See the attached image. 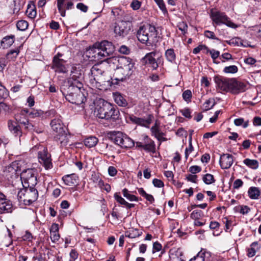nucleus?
Returning a JSON list of instances; mask_svg holds the SVG:
<instances>
[{"mask_svg": "<svg viewBox=\"0 0 261 261\" xmlns=\"http://www.w3.org/2000/svg\"><path fill=\"white\" fill-rule=\"evenodd\" d=\"M103 59L100 64H95L91 69V75L90 76L92 83L105 84V83H110L112 80L111 76L109 75L108 72L104 68L108 66V63Z\"/></svg>", "mask_w": 261, "mask_h": 261, "instance_id": "5", "label": "nucleus"}, {"mask_svg": "<svg viewBox=\"0 0 261 261\" xmlns=\"http://www.w3.org/2000/svg\"><path fill=\"white\" fill-rule=\"evenodd\" d=\"M252 30L256 36L261 37V23L253 27Z\"/></svg>", "mask_w": 261, "mask_h": 261, "instance_id": "60", "label": "nucleus"}, {"mask_svg": "<svg viewBox=\"0 0 261 261\" xmlns=\"http://www.w3.org/2000/svg\"><path fill=\"white\" fill-rule=\"evenodd\" d=\"M8 127L10 130L13 132L15 136H20L21 135V131L20 130V127L16 122L9 121Z\"/></svg>", "mask_w": 261, "mask_h": 261, "instance_id": "30", "label": "nucleus"}, {"mask_svg": "<svg viewBox=\"0 0 261 261\" xmlns=\"http://www.w3.org/2000/svg\"><path fill=\"white\" fill-rule=\"evenodd\" d=\"M114 197L115 199V200L120 204L125 205V204L127 203V202L125 200V199L123 198H122L121 196L120 193H115L114 194Z\"/></svg>", "mask_w": 261, "mask_h": 261, "instance_id": "48", "label": "nucleus"}, {"mask_svg": "<svg viewBox=\"0 0 261 261\" xmlns=\"http://www.w3.org/2000/svg\"><path fill=\"white\" fill-rule=\"evenodd\" d=\"M26 13L30 18H34L37 15V12L35 5H28Z\"/></svg>", "mask_w": 261, "mask_h": 261, "instance_id": "36", "label": "nucleus"}, {"mask_svg": "<svg viewBox=\"0 0 261 261\" xmlns=\"http://www.w3.org/2000/svg\"><path fill=\"white\" fill-rule=\"evenodd\" d=\"M143 143L141 142H136V147L138 148H143L147 152L152 153L155 151V145L154 142L150 139L147 135H143Z\"/></svg>", "mask_w": 261, "mask_h": 261, "instance_id": "14", "label": "nucleus"}, {"mask_svg": "<svg viewBox=\"0 0 261 261\" xmlns=\"http://www.w3.org/2000/svg\"><path fill=\"white\" fill-rule=\"evenodd\" d=\"M54 135L55 140L58 142L61 146H65L69 143L70 136L69 135L66 133L65 130L62 132V133Z\"/></svg>", "mask_w": 261, "mask_h": 261, "instance_id": "23", "label": "nucleus"}, {"mask_svg": "<svg viewBox=\"0 0 261 261\" xmlns=\"http://www.w3.org/2000/svg\"><path fill=\"white\" fill-rule=\"evenodd\" d=\"M98 139L94 136H90L84 140L85 145L91 148L94 147L98 143Z\"/></svg>", "mask_w": 261, "mask_h": 261, "instance_id": "32", "label": "nucleus"}, {"mask_svg": "<svg viewBox=\"0 0 261 261\" xmlns=\"http://www.w3.org/2000/svg\"><path fill=\"white\" fill-rule=\"evenodd\" d=\"M180 112L182 115L186 118H191L192 117L191 115V110L189 108H185L182 110H180Z\"/></svg>", "mask_w": 261, "mask_h": 261, "instance_id": "55", "label": "nucleus"}, {"mask_svg": "<svg viewBox=\"0 0 261 261\" xmlns=\"http://www.w3.org/2000/svg\"><path fill=\"white\" fill-rule=\"evenodd\" d=\"M51 129L55 132V134L62 133L65 130L62 121L59 118H55L53 119L50 123Z\"/></svg>", "mask_w": 261, "mask_h": 261, "instance_id": "22", "label": "nucleus"}, {"mask_svg": "<svg viewBox=\"0 0 261 261\" xmlns=\"http://www.w3.org/2000/svg\"><path fill=\"white\" fill-rule=\"evenodd\" d=\"M150 130L151 132L152 135L156 137V136H159V135H165V133L162 132L160 128H155L153 127H151Z\"/></svg>", "mask_w": 261, "mask_h": 261, "instance_id": "53", "label": "nucleus"}, {"mask_svg": "<svg viewBox=\"0 0 261 261\" xmlns=\"http://www.w3.org/2000/svg\"><path fill=\"white\" fill-rule=\"evenodd\" d=\"M153 118V117L152 115H149L146 119L139 118L133 115L130 116L129 119L135 124L149 128Z\"/></svg>", "mask_w": 261, "mask_h": 261, "instance_id": "21", "label": "nucleus"}, {"mask_svg": "<svg viewBox=\"0 0 261 261\" xmlns=\"http://www.w3.org/2000/svg\"><path fill=\"white\" fill-rule=\"evenodd\" d=\"M206 53H209L211 56L212 58L213 59L214 62L216 63H218L216 62V60L219 57L220 52L218 50H215V49H209L207 47L206 50Z\"/></svg>", "mask_w": 261, "mask_h": 261, "instance_id": "44", "label": "nucleus"}, {"mask_svg": "<svg viewBox=\"0 0 261 261\" xmlns=\"http://www.w3.org/2000/svg\"><path fill=\"white\" fill-rule=\"evenodd\" d=\"M82 83L72 79L65 80L60 87V90L66 99L69 102L77 105L84 103L86 98L81 92Z\"/></svg>", "mask_w": 261, "mask_h": 261, "instance_id": "1", "label": "nucleus"}, {"mask_svg": "<svg viewBox=\"0 0 261 261\" xmlns=\"http://www.w3.org/2000/svg\"><path fill=\"white\" fill-rule=\"evenodd\" d=\"M152 184L154 187L162 188L164 186V182L160 179L154 178L152 180Z\"/></svg>", "mask_w": 261, "mask_h": 261, "instance_id": "59", "label": "nucleus"}, {"mask_svg": "<svg viewBox=\"0 0 261 261\" xmlns=\"http://www.w3.org/2000/svg\"><path fill=\"white\" fill-rule=\"evenodd\" d=\"M20 168L19 162H13L10 165L5 167L3 171V175L9 180L18 177Z\"/></svg>", "mask_w": 261, "mask_h": 261, "instance_id": "12", "label": "nucleus"}, {"mask_svg": "<svg viewBox=\"0 0 261 261\" xmlns=\"http://www.w3.org/2000/svg\"><path fill=\"white\" fill-rule=\"evenodd\" d=\"M97 117L106 121V126L114 127L117 122L120 120V113L116 106L103 99L99 100V103L96 106V111Z\"/></svg>", "mask_w": 261, "mask_h": 261, "instance_id": "2", "label": "nucleus"}, {"mask_svg": "<svg viewBox=\"0 0 261 261\" xmlns=\"http://www.w3.org/2000/svg\"><path fill=\"white\" fill-rule=\"evenodd\" d=\"M243 163L248 167L253 169H256L258 167V162L256 160L246 159L243 161Z\"/></svg>", "mask_w": 261, "mask_h": 261, "instance_id": "34", "label": "nucleus"}, {"mask_svg": "<svg viewBox=\"0 0 261 261\" xmlns=\"http://www.w3.org/2000/svg\"><path fill=\"white\" fill-rule=\"evenodd\" d=\"M44 114L43 111L41 110H33L29 113V116L31 118H35L37 117H43Z\"/></svg>", "mask_w": 261, "mask_h": 261, "instance_id": "41", "label": "nucleus"}, {"mask_svg": "<svg viewBox=\"0 0 261 261\" xmlns=\"http://www.w3.org/2000/svg\"><path fill=\"white\" fill-rule=\"evenodd\" d=\"M112 27L116 36L124 38L129 34L132 24L129 21L119 20L113 23Z\"/></svg>", "mask_w": 261, "mask_h": 261, "instance_id": "9", "label": "nucleus"}, {"mask_svg": "<svg viewBox=\"0 0 261 261\" xmlns=\"http://www.w3.org/2000/svg\"><path fill=\"white\" fill-rule=\"evenodd\" d=\"M160 9L164 12H167V9L163 0H154Z\"/></svg>", "mask_w": 261, "mask_h": 261, "instance_id": "50", "label": "nucleus"}, {"mask_svg": "<svg viewBox=\"0 0 261 261\" xmlns=\"http://www.w3.org/2000/svg\"><path fill=\"white\" fill-rule=\"evenodd\" d=\"M122 194L124 197L130 201H137L138 200V198L136 196L131 194L130 192L126 188L122 190Z\"/></svg>", "mask_w": 261, "mask_h": 261, "instance_id": "37", "label": "nucleus"}, {"mask_svg": "<svg viewBox=\"0 0 261 261\" xmlns=\"http://www.w3.org/2000/svg\"><path fill=\"white\" fill-rule=\"evenodd\" d=\"M222 58L223 59V60H221L222 62H225V60L228 61L232 59V55L229 53H224L220 57V59Z\"/></svg>", "mask_w": 261, "mask_h": 261, "instance_id": "62", "label": "nucleus"}, {"mask_svg": "<svg viewBox=\"0 0 261 261\" xmlns=\"http://www.w3.org/2000/svg\"><path fill=\"white\" fill-rule=\"evenodd\" d=\"M243 185V181L240 179H236L233 185V187L234 189H238L240 187H241Z\"/></svg>", "mask_w": 261, "mask_h": 261, "instance_id": "64", "label": "nucleus"}, {"mask_svg": "<svg viewBox=\"0 0 261 261\" xmlns=\"http://www.w3.org/2000/svg\"><path fill=\"white\" fill-rule=\"evenodd\" d=\"M232 79H227L221 76L214 77L217 87L222 91L230 92Z\"/></svg>", "mask_w": 261, "mask_h": 261, "instance_id": "15", "label": "nucleus"}, {"mask_svg": "<svg viewBox=\"0 0 261 261\" xmlns=\"http://www.w3.org/2000/svg\"><path fill=\"white\" fill-rule=\"evenodd\" d=\"M165 56L166 60L171 63H174L176 59V55L174 50L172 48H169L166 50L165 53Z\"/></svg>", "mask_w": 261, "mask_h": 261, "instance_id": "31", "label": "nucleus"}, {"mask_svg": "<svg viewBox=\"0 0 261 261\" xmlns=\"http://www.w3.org/2000/svg\"><path fill=\"white\" fill-rule=\"evenodd\" d=\"M131 75L127 74L124 70H123L117 66L113 74L110 82L113 84H117L119 82H122Z\"/></svg>", "mask_w": 261, "mask_h": 261, "instance_id": "17", "label": "nucleus"}, {"mask_svg": "<svg viewBox=\"0 0 261 261\" xmlns=\"http://www.w3.org/2000/svg\"><path fill=\"white\" fill-rule=\"evenodd\" d=\"M77 176L75 174L66 175L62 177L65 185L69 186H73L77 182Z\"/></svg>", "mask_w": 261, "mask_h": 261, "instance_id": "26", "label": "nucleus"}, {"mask_svg": "<svg viewBox=\"0 0 261 261\" xmlns=\"http://www.w3.org/2000/svg\"><path fill=\"white\" fill-rule=\"evenodd\" d=\"M211 17L212 20L217 24H225L231 28H237V25L231 21L226 15L219 11H212Z\"/></svg>", "mask_w": 261, "mask_h": 261, "instance_id": "11", "label": "nucleus"}, {"mask_svg": "<svg viewBox=\"0 0 261 261\" xmlns=\"http://www.w3.org/2000/svg\"><path fill=\"white\" fill-rule=\"evenodd\" d=\"M8 95L7 89L0 83V99L5 98Z\"/></svg>", "mask_w": 261, "mask_h": 261, "instance_id": "49", "label": "nucleus"}, {"mask_svg": "<svg viewBox=\"0 0 261 261\" xmlns=\"http://www.w3.org/2000/svg\"><path fill=\"white\" fill-rule=\"evenodd\" d=\"M207 47L205 45H199L197 47L194 48L193 50V53L194 54H198L200 50H202L203 49L207 50Z\"/></svg>", "mask_w": 261, "mask_h": 261, "instance_id": "58", "label": "nucleus"}, {"mask_svg": "<svg viewBox=\"0 0 261 261\" xmlns=\"http://www.w3.org/2000/svg\"><path fill=\"white\" fill-rule=\"evenodd\" d=\"M35 176V172L32 169H28L23 171H22L20 174V179L21 180L22 185L28 181L29 179H31V178H33Z\"/></svg>", "mask_w": 261, "mask_h": 261, "instance_id": "25", "label": "nucleus"}, {"mask_svg": "<svg viewBox=\"0 0 261 261\" xmlns=\"http://www.w3.org/2000/svg\"><path fill=\"white\" fill-rule=\"evenodd\" d=\"M115 50V47L112 43L105 40L101 42H96L93 46L87 50L89 54H91L92 57L95 59H105L104 58L112 55Z\"/></svg>", "mask_w": 261, "mask_h": 261, "instance_id": "3", "label": "nucleus"}, {"mask_svg": "<svg viewBox=\"0 0 261 261\" xmlns=\"http://www.w3.org/2000/svg\"><path fill=\"white\" fill-rule=\"evenodd\" d=\"M16 117V120L20 124H23L25 129L32 132H35L38 134L41 133L43 132V128L40 127L39 124H37L38 125H37V123H33L30 122L28 119H25L24 120H22L21 118H18V115Z\"/></svg>", "mask_w": 261, "mask_h": 261, "instance_id": "18", "label": "nucleus"}, {"mask_svg": "<svg viewBox=\"0 0 261 261\" xmlns=\"http://www.w3.org/2000/svg\"><path fill=\"white\" fill-rule=\"evenodd\" d=\"M203 216V213L201 210H195L191 214V218L195 220L199 219Z\"/></svg>", "mask_w": 261, "mask_h": 261, "instance_id": "46", "label": "nucleus"}, {"mask_svg": "<svg viewBox=\"0 0 261 261\" xmlns=\"http://www.w3.org/2000/svg\"><path fill=\"white\" fill-rule=\"evenodd\" d=\"M114 143L124 148H130L135 145L134 141L121 132H114L111 136Z\"/></svg>", "mask_w": 261, "mask_h": 261, "instance_id": "8", "label": "nucleus"}, {"mask_svg": "<svg viewBox=\"0 0 261 261\" xmlns=\"http://www.w3.org/2000/svg\"><path fill=\"white\" fill-rule=\"evenodd\" d=\"M204 35L206 37L208 38L218 40V38L216 37L213 32L206 30L204 31Z\"/></svg>", "mask_w": 261, "mask_h": 261, "instance_id": "54", "label": "nucleus"}, {"mask_svg": "<svg viewBox=\"0 0 261 261\" xmlns=\"http://www.w3.org/2000/svg\"><path fill=\"white\" fill-rule=\"evenodd\" d=\"M37 184V176L35 175L33 178L29 179L28 181H27L22 185L23 187L25 188H35V186Z\"/></svg>", "mask_w": 261, "mask_h": 261, "instance_id": "35", "label": "nucleus"}, {"mask_svg": "<svg viewBox=\"0 0 261 261\" xmlns=\"http://www.w3.org/2000/svg\"><path fill=\"white\" fill-rule=\"evenodd\" d=\"M248 194L250 199H258L260 194V190L257 187H251L248 189Z\"/></svg>", "mask_w": 261, "mask_h": 261, "instance_id": "28", "label": "nucleus"}, {"mask_svg": "<svg viewBox=\"0 0 261 261\" xmlns=\"http://www.w3.org/2000/svg\"><path fill=\"white\" fill-rule=\"evenodd\" d=\"M141 5V2L138 0H133L130 4V7L134 10H137L140 8Z\"/></svg>", "mask_w": 261, "mask_h": 261, "instance_id": "52", "label": "nucleus"}, {"mask_svg": "<svg viewBox=\"0 0 261 261\" xmlns=\"http://www.w3.org/2000/svg\"><path fill=\"white\" fill-rule=\"evenodd\" d=\"M76 8L83 12H87L88 7L82 3H79L76 5Z\"/></svg>", "mask_w": 261, "mask_h": 261, "instance_id": "56", "label": "nucleus"}, {"mask_svg": "<svg viewBox=\"0 0 261 261\" xmlns=\"http://www.w3.org/2000/svg\"><path fill=\"white\" fill-rule=\"evenodd\" d=\"M4 195L0 194V212L1 213H9L12 211V204L10 201L3 198Z\"/></svg>", "mask_w": 261, "mask_h": 261, "instance_id": "24", "label": "nucleus"}, {"mask_svg": "<svg viewBox=\"0 0 261 261\" xmlns=\"http://www.w3.org/2000/svg\"><path fill=\"white\" fill-rule=\"evenodd\" d=\"M14 35L7 36L3 38L1 42L3 48L10 47L14 42Z\"/></svg>", "mask_w": 261, "mask_h": 261, "instance_id": "27", "label": "nucleus"}, {"mask_svg": "<svg viewBox=\"0 0 261 261\" xmlns=\"http://www.w3.org/2000/svg\"><path fill=\"white\" fill-rule=\"evenodd\" d=\"M39 162L43 165L46 169H49L53 167L51 155L47 152V149L43 148L42 151H39L38 153Z\"/></svg>", "mask_w": 261, "mask_h": 261, "instance_id": "16", "label": "nucleus"}, {"mask_svg": "<svg viewBox=\"0 0 261 261\" xmlns=\"http://www.w3.org/2000/svg\"><path fill=\"white\" fill-rule=\"evenodd\" d=\"M192 97L191 91L189 90L185 91L182 93V97L186 101H190Z\"/></svg>", "mask_w": 261, "mask_h": 261, "instance_id": "51", "label": "nucleus"}, {"mask_svg": "<svg viewBox=\"0 0 261 261\" xmlns=\"http://www.w3.org/2000/svg\"><path fill=\"white\" fill-rule=\"evenodd\" d=\"M63 56L62 54L58 53L53 58L51 68L57 73H66L68 71L69 65L67 61L62 58Z\"/></svg>", "mask_w": 261, "mask_h": 261, "instance_id": "10", "label": "nucleus"}, {"mask_svg": "<svg viewBox=\"0 0 261 261\" xmlns=\"http://www.w3.org/2000/svg\"><path fill=\"white\" fill-rule=\"evenodd\" d=\"M234 161L233 156L228 153H223L221 155L219 160L220 165L222 169H229Z\"/></svg>", "mask_w": 261, "mask_h": 261, "instance_id": "20", "label": "nucleus"}, {"mask_svg": "<svg viewBox=\"0 0 261 261\" xmlns=\"http://www.w3.org/2000/svg\"><path fill=\"white\" fill-rule=\"evenodd\" d=\"M117 62L118 67L124 70L127 74H132L134 68V63L132 59L125 56H121L118 58Z\"/></svg>", "mask_w": 261, "mask_h": 261, "instance_id": "13", "label": "nucleus"}, {"mask_svg": "<svg viewBox=\"0 0 261 261\" xmlns=\"http://www.w3.org/2000/svg\"><path fill=\"white\" fill-rule=\"evenodd\" d=\"M60 235L58 232H50V239L52 242L55 243L59 240Z\"/></svg>", "mask_w": 261, "mask_h": 261, "instance_id": "63", "label": "nucleus"}, {"mask_svg": "<svg viewBox=\"0 0 261 261\" xmlns=\"http://www.w3.org/2000/svg\"><path fill=\"white\" fill-rule=\"evenodd\" d=\"M238 67L235 65L226 66L224 68L223 71L228 73H235L238 72Z\"/></svg>", "mask_w": 261, "mask_h": 261, "instance_id": "47", "label": "nucleus"}, {"mask_svg": "<svg viewBox=\"0 0 261 261\" xmlns=\"http://www.w3.org/2000/svg\"><path fill=\"white\" fill-rule=\"evenodd\" d=\"M65 1L66 0H57L58 9L62 17H65L66 15V11L63 7V5Z\"/></svg>", "mask_w": 261, "mask_h": 261, "instance_id": "38", "label": "nucleus"}, {"mask_svg": "<svg viewBox=\"0 0 261 261\" xmlns=\"http://www.w3.org/2000/svg\"><path fill=\"white\" fill-rule=\"evenodd\" d=\"M158 32L154 26L146 24L141 26L137 33L138 40L143 44L150 45L157 40Z\"/></svg>", "mask_w": 261, "mask_h": 261, "instance_id": "4", "label": "nucleus"}, {"mask_svg": "<svg viewBox=\"0 0 261 261\" xmlns=\"http://www.w3.org/2000/svg\"><path fill=\"white\" fill-rule=\"evenodd\" d=\"M201 171V168L198 166H192L190 167L189 171L192 174H195L200 172Z\"/></svg>", "mask_w": 261, "mask_h": 261, "instance_id": "57", "label": "nucleus"}, {"mask_svg": "<svg viewBox=\"0 0 261 261\" xmlns=\"http://www.w3.org/2000/svg\"><path fill=\"white\" fill-rule=\"evenodd\" d=\"M144 66L156 70L164 65V59L161 54L156 50L147 53L141 59Z\"/></svg>", "mask_w": 261, "mask_h": 261, "instance_id": "7", "label": "nucleus"}, {"mask_svg": "<svg viewBox=\"0 0 261 261\" xmlns=\"http://www.w3.org/2000/svg\"><path fill=\"white\" fill-rule=\"evenodd\" d=\"M17 28L20 31L25 30L28 27V23L25 20H19L16 24Z\"/></svg>", "mask_w": 261, "mask_h": 261, "instance_id": "45", "label": "nucleus"}, {"mask_svg": "<svg viewBox=\"0 0 261 261\" xmlns=\"http://www.w3.org/2000/svg\"><path fill=\"white\" fill-rule=\"evenodd\" d=\"M114 98L115 102L120 107H126L127 102L124 97L119 93L114 94Z\"/></svg>", "mask_w": 261, "mask_h": 261, "instance_id": "29", "label": "nucleus"}, {"mask_svg": "<svg viewBox=\"0 0 261 261\" xmlns=\"http://www.w3.org/2000/svg\"><path fill=\"white\" fill-rule=\"evenodd\" d=\"M205 252H202L201 250L197 254L190 259L189 261H204Z\"/></svg>", "mask_w": 261, "mask_h": 261, "instance_id": "43", "label": "nucleus"}, {"mask_svg": "<svg viewBox=\"0 0 261 261\" xmlns=\"http://www.w3.org/2000/svg\"><path fill=\"white\" fill-rule=\"evenodd\" d=\"M249 121L248 120L245 121L244 119L242 118H237L234 120V123L236 126L243 125L244 128L247 127L249 125Z\"/></svg>", "mask_w": 261, "mask_h": 261, "instance_id": "40", "label": "nucleus"}, {"mask_svg": "<svg viewBox=\"0 0 261 261\" xmlns=\"http://www.w3.org/2000/svg\"><path fill=\"white\" fill-rule=\"evenodd\" d=\"M186 179L188 181H191L194 183H197V176L196 175L188 174L186 176Z\"/></svg>", "mask_w": 261, "mask_h": 261, "instance_id": "61", "label": "nucleus"}, {"mask_svg": "<svg viewBox=\"0 0 261 261\" xmlns=\"http://www.w3.org/2000/svg\"><path fill=\"white\" fill-rule=\"evenodd\" d=\"M192 138L191 135H190L189 138V147L186 148L185 149V158L186 159H188L189 154L191 153L194 150V147L192 144Z\"/></svg>", "mask_w": 261, "mask_h": 261, "instance_id": "42", "label": "nucleus"}, {"mask_svg": "<svg viewBox=\"0 0 261 261\" xmlns=\"http://www.w3.org/2000/svg\"><path fill=\"white\" fill-rule=\"evenodd\" d=\"M141 233L138 229L132 228L125 232V237L129 238H136L140 236Z\"/></svg>", "mask_w": 261, "mask_h": 261, "instance_id": "33", "label": "nucleus"}, {"mask_svg": "<svg viewBox=\"0 0 261 261\" xmlns=\"http://www.w3.org/2000/svg\"><path fill=\"white\" fill-rule=\"evenodd\" d=\"M38 197V192L36 188L23 187L17 193V199L20 204L29 205L36 201Z\"/></svg>", "mask_w": 261, "mask_h": 261, "instance_id": "6", "label": "nucleus"}, {"mask_svg": "<svg viewBox=\"0 0 261 261\" xmlns=\"http://www.w3.org/2000/svg\"><path fill=\"white\" fill-rule=\"evenodd\" d=\"M231 84L230 92L234 94L245 92L248 87L247 84L237 81L234 79H232V83Z\"/></svg>", "mask_w": 261, "mask_h": 261, "instance_id": "19", "label": "nucleus"}, {"mask_svg": "<svg viewBox=\"0 0 261 261\" xmlns=\"http://www.w3.org/2000/svg\"><path fill=\"white\" fill-rule=\"evenodd\" d=\"M202 180L206 185H210L215 182L214 176L209 173H207L203 176Z\"/></svg>", "mask_w": 261, "mask_h": 261, "instance_id": "39", "label": "nucleus"}]
</instances>
